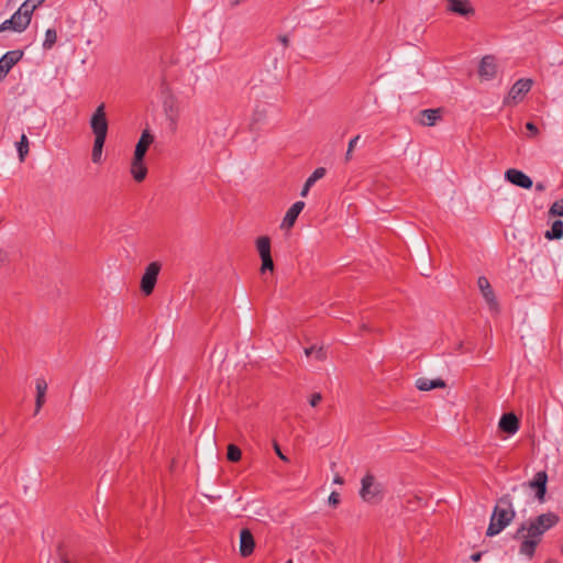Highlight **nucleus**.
<instances>
[{"label":"nucleus","mask_w":563,"mask_h":563,"mask_svg":"<svg viewBox=\"0 0 563 563\" xmlns=\"http://www.w3.org/2000/svg\"><path fill=\"white\" fill-rule=\"evenodd\" d=\"M560 521L555 512L539 515L532 520L522 522L517 529L514 538L521 541L519 552L531 559L536 549L542 540V536Z\"/></svg>","instance_id":"1"},{"label":"nucleus","mask_w":563,"mask_h":563,"mask_svg":"<svg viewBox=\"0 0 563 563\" xmlns=\"http://www.w3.org/2000/svg\"><path fill=\"white\" fill-rule=\"evenodd\" d=\"M515 516L510 495H504L494 507L486 536L494 537L500 533L514 520Z\"/></svg>","instance_id":"2"},{"label":"nucleus","mask_w":563,"mask_h":563,"mask_svg":"<svg viewBox=\"0 0 563 563\" xmlns=\"http://www.w3.org/2000/svg\"><path fill=\"white\" fill-rule=\"evenodd\" d=\"M360 496L364 501L369 504H377L384 497L382 485L375 482V477L371 473H367L362 478Z\"/></svg>","instance_id":"3"},{"label":"nucleus","mask_w":563,"mask_h":563,"mask_svg":"<svg viewBox=\"0 0 563 563\" xmlns=\"http://www.w3.org/2000/svg\"><path fill=\"white\" fill-rule=\"evenodd\" d=\"M547 483H548V474L545 471L538 472L531 481L528 483H522L520 486L514 487L512 492H523L527 493L528 489L534 490L536 498L543 503L547 494Z\"/></svg>","instance_id":"4"},{"label":"nucleus","mask_w":563,"mask_h":563,"mask_svg":"<svg viewBox=\"0 0 563 563\" xmlns=\"http://www.w3.org/2000/svg\"><path fill=\"white\" fill-rule=\"evenodd\" d=\"M89 125L95 137L107 139L109 121L106 112V104L100 103L93 111Z\"/></svg>","instance_id":"5"},{"label":"nucleus","mask_w":563,"mask_h":563,"mask_svg":"<svg viewBox=\"0 0 563 563\" xmlns=\"http://www.w3.org/2000/svg\"><path fill=\"white\" fill-rule=\"evenodd\" d=\"M159 272L161 264L158 262H152L146 266L141 279V290L145 296L153 292Z\"/></svg>","instance_id":"6"},{"label":"nucleus","mask_w":563,"mask_h":563,"mask_svg":"<svg viewBox=\"0 0 563 563\" xmlns=\"http://www.w3.org/2000/svg\"><path fill=\"white\" fill-rule=\"evenodd\" d=\"M256 247L262 260L261 272L264 274L266 271L274 269V262L271 254V239L268 236H260L256 240Z\"/></svg>","instance_id":"7"},{"label":"nucleus","mask_w":563,"mask_h":563,"mask_svg":"<svg viewBox=\"0 0 563 563\" xmlns=\"http://www.w3.org/2000/svg\"><path fill=\"white\" fill-rule=\"evenodd\" d=\"M23 57V51L14 49L7 52L0 58V81L3 80L12 67L18 64Z\"/></svg>","instance_id":"8"},{"label":"nucleus","mask_w":563,"mask_h":563,"mask_svg":"<svg viewBox=\"0 0 563 563\" xmlns=\"http://www.w3.org/2000/svg\"><path fill=\"white\" fill-rule=\"evenodd\" d=\"M505 178L512 185L518 186L523 189H530L533 186L532 179L526 175L523 172L516 169V168H509L505 173Z\"/></svg>","instance_id":"9"},{"label":"nucleus","mask_w":563,"mask_h":563,"mask_svg":"<svg viewBox=\"0 0 563 563\" xmlns=\"http://www.w3.org/2000/svg\"><path fill=\"white\" fill-rule=\"evenodd\" d=\"M443 109H426L418 113L417 122L422 126H433L442 119Z\"/></svg>","instance_id":"10"},{"label":"nucleus","mask_w":563,"mask_h":563,"mask_svg":"<svg viewBox=\"0 0 563 563\" xmlns=\"http://www.w3.org/2000/svg\"><path fill=\"white\" fill-rule=\"evenodd\" d=\"M29 22L23 18V14L18 11L9 19L0 24V33L11 30L14 32H23L27 26Z\"/></svg>","instance_id":"11"},{"label":"nucleus","mask_w":563,"mask_h":563,"mask_svg":"<svg viewBox=\"0 0 563 563\" xmlns=\"http://www.w3.org/2000/svg\"><path fill=\"white\" fill-rule=\"evenodd\" d=\"M448 10L466 19L475 13L468 0H448Z\"/></svg>","instance_id":"12"},{"label":"nucleus","mask_w":563,"mask_h":563,"mask_svg":"<svg viewBox=\"0 0 563 563\" xmlns=\"http://www.w3.org/2000/svg\"><path fill=\"white\" fill-rule=\"evenodd\" d=\"M497 73V65L495 57L492 55H486L482 58L478 67V75L481 78L490 80L495 78Z\"/></svg>","instance_id":"13"},{"label":"nucleus","mask_w":563,"mask_h":563,"mask_svg":"<svg viewBox=\"0 0 563 563\" xmlns=\"http://www.w3.org/2000/svg\"><path fill=\"white\" fill-rule=\"evenodd\" d=\"M255 548V540L250 529L243 528L240 531V554L243 558L250 556Z\"/></svg>","instance_id":"14"},{"label":"nucleus","mask_w":563,"mask_h":563,"mask_svg":"<svg viewBox=\"0 0 563 563\" xmlns=\"http://www.w3.org/2000/svg\"><path fill=\"white\" fill-rule=\"evenodd\" d=\"M532 84L533 81L531 79L522 78L517 80L510 88L508 97L515 102L521 100L522 97L530 91Z\"/></svg>","instance_id":"15"},{"label":"nucleus","mask_w":563,"mask_h":563,"mask_svg":"<svg viewBox=\"0 0 563 563\" xmlns=\"http://www.w3.org/2000/svg\"><path fill=\"white\" fill-rule=\"evenodd\" d=\"M498 426L503 432L515 434L519 429L520 422L514 412H507L501 416Z\"/></svg>","instance_id":"16"},{"label":"nucleus","mask_w":563,"mask_h":563,"mask_svg":"<svg viewBox=\"0 0 563 563\" xmlns=\"http://www.w3.org/2000/svg\"><path fill=\"white\" fill-rule=\"evenodd\" d=\"M145 157H137L133 155L131 162V175L136 183H141L146 178L147 167L144 163Z\"/></svg>","instance_id":"17"},{"label":"nucleus","mask_w":563,"mask_h":563,"mask_svg":"<svg viewBox=\"0 0 563 563\" xmlns=\"http://www.w3.org/2000/svg\"><path fill=\"white\" fill-rule=\"evenodd\" d=\"M154 142V135L148 130H144L135 145L134 156L145 157L148 147Z\"/></svg>","instance_id":"18"},{"label":"nucleus","mask_w":563,"mask_h":563,"mask_svg":"<svg viewBox=\"0 0 563 563\" xmlns=\"http://www.w3.org/2000/svg\"><path fill=\"white\" fill-rule=\"evenodd\" d=\"M477 285L485 300L489 303L490 307L495 308L497 306V301L489 280L485 276H481L477 279Z\"/></svg>","instance_id":"19"},{"label":"nucleus","mask_w":563,"mask_h":563,"mask_svg":"<svg viewBox=\"0 0 563 563\" xmlns=\"http://www.w3.org/2000/svg\"><path fill=\"white\" fill-rule=\"evenodd\" d=\"M305 208V202L303 201H297L295 202L286 212L284 219H283V227L285 228H291L294 227L298 216L300 214V212L302 211V209Z\"/></svg>","instance_id":"20"},{"label":"nucleus","mask_w":563,"mask_h":563,"mask_svg":"<svg viewBox=\"0 0 563 563\" xmlns=\"http://www.w3.org/2000/svg\"><path fill=\"white\" fill-rule=\"evenodd\" d=\"M445 386V382L441 378L429 379L426 377H420L416 380V387L422 391H428L435 388H444Z\"/></svg>","instance_id":"21"},{"label":"nucleus","mask_w":563,"mask_h":563,"mask_svg":"<svg viewBox=\"0 0 563 563\" xmlns=\"http://www.w3.org/2000/svg\"><path fill=\"white\" fill-rule=\"evenodd\" d=\"M327 170L324 167H318L313 170V173L307 178L302 189H301V192H300V196L302 197H306L310 190V188L314 185V183L319 179H321L322 177H324Z\"/></svg>","instance_id":"22"},{"label":"nucleus","mask_w":563,"mask_h":563,"mask_svg":"<svg viewBox=\"0 0 563 563\" xmlns=\"http://www.w3.org/2000/svg\"><path fill=\"white\" fill-rule=\"evenodd\" d=\"M548 240H559L563 236V221L555 220L552 223L551 230H548L544 234Z\"/></svg>","instance_id":"23"},{"label":"nucleus","mask_w":563,"mask_h":563,"mask_svg":"<svg viewBox=\"0 0 563 563\" xmlns=\"http://www.w3.org/2000/svg\"><path fill=\"white\" fill-rule=\"evenodd\" d=\"M16 151L19 161L23 163L29 154V140L27 136L23 133L19 142H16Z\"/></svg>","instance_id":"24"},{"label":"nucleus","mask_w":563,"mask_h":563,"mask_svg":"<svg viewBox=\"0 0 563 563\" xmlns=\"http://www.w3.org/2000/svg\"><path fill=\"white\" fill-rule=\"evenodd\" d=\"M107 139L95 137L92 145L91 159L93 163H100L102 156V150Z\"/></svg>","instance_id":"25"},{"label":"nucleus","mask_w":563,"mask_h":563,"mask_svg":"<svg viewBox=\"0 0 563 563\" xmlns=\"http://www.w3.org/2000/svg\"><path fill=\"white\" fill-rule=\"evenodd\" d=\"M57 42V32L55 29H48L45 32V38L43 42V48L45 51L51 49Z\"/></svg>","instance_id":"26"},{"label":"nucleus","mask_w":563,"mask_h":563,"mask_svg":"<svg viewBox=\"0 0 563 563\" xmlns=\"http://www.w3.org/2000/svg\"><path fill=\"white\" fill-rule=\"evenodd\" d=\"M305 354L308 357L311 355H314V357L318 361H323L327 357V353H325V350L323 349V346L317 347L316 345H311L309 347H306Z\"/></svg>","instance_id":"27"},{"label":"nucleus","mask_w":563,"mask_h":563,"mask_svg":"<svg viewBox=\"0 0 563 563\" xmlns=\"http://www.w3.org/2000/svg\"><path fill=\"white\" fill-rule=\"evenodd\" d=\"M241 456H242V452L238 445L232 444V443L228 445L227 459L230 462H233V463L239 462L241 460Z\"/></svg>","instance_id":"28"},{"label":"nucleus","mask_w":563,"mask_h":563,"mask_svg":"<svg viewBox=\"0 0 563 563\" xmlns=\"http://www.w3.org/2000/svg\"><path fill=\"white\" fill-rule=\"evenodd\" d=\"M34 10L35 9L32 8V4H30V2L25 0L19 8L18 12L23 14V18L30 23Z\"/></svg>","instance_id":"29"},{"label":"nucleus","mask_w":563,"mask_h":563,"mask_svg":"<svg viewBox=\"0 0 563 563\" xmlns=\"http://www.w3.org/2000/svg\"><path fill=\"white\" fill-rule=\"evenodd\" d=\"M550 216L563 217V198L553 202L549 210Z\"/></svg>","instance_id":"30"},{"label":"nucleus","mask_w":563,"mask_h":563,"mask_svg":"<svg viewBox=\"0 0 563 563\" xmlns=\"http://www.w3.org/2000/svg\"><path fill=\"white\" fill-rule=\"evenodd\" d=\"M360 137V135H356L355 137L350 140L347 151L345 153V162H349L352 158V152L354 151Z\"/></svg>","instance_id":"31"},{"label":"nucleus","mask_w":563,"mask_h":563,"mask_svg":"<svg viewBox=\"0 0 563 563\" xmlns=\"http://www.w3.org/2000/svg\"><path fill=\"white\" fill-rule=\"evenodd\" d=\"M47 383L44 378L36 379V394L46 395Z\"/></svg>","instance_id":"32"},{"label":"nucleus","mask_w":563,"mask_h":563,"mask_svg":"<svg viewBox=\"0 0 563 563\" xmlns=\"http://www.w3.org/2000/svg\"><path fill=\"white\" fill-rule=\"evenodd\" d=\"M44 404H45V395L36 394L35 412H34L35 415H37L40 412V410Z\"/></svg>","instance_id":"33"},{"label":"nucleus","mask_w":563,"mask_h":563,"mask_svg":"<svg viewBox=\"0 0 563 563\" xmlns=\"http://www.w3.org/2000/svg\"><path fill=\"white\" fill-rule=\"evenodd\" d=\"M340 504V494L336 492H332L329 496V505L332 507H336Z\"/></svg>","instance_id":"34"},{"label":"nucleus","mask_w":563,"mask_h":563,"mask_svg":"<svg viewBox=\"0 0 563 563\" xmlns=\"http://www.w3.org/2000/svg\"><path fill=\"white\" fill-rule=\"evenodd\" d=\"M321 400H322V395L320 393H313L309 399V404L312 407H316L320 404Z\"/></svg>","instance_id":"35"},{"label":"nucleus","mask_w":563,"mask_h":563,"mask_svg":"<svg viewBox=\"0 0 563 563\" xmlns=\"http://www.w3.org/2000/svg\"><path fill=\"white\" fill-rule=\"evenodd\" d=\"M8 263H9V253L5 250L0 249V267L4 266Z\"/></svg>","instance_id":"36"},{"label":"nucleus","mask_w":563,"mask_h":563,"mask_svg":"<svg viewBox=\"0 0 563 563\" xmlns=\"http://www.w3.org/2000/svg\"><path fill=\"white\" fill-rule=\"evenodd\" d=\"M526 129L530 131L532 135H537L539 133L538 126L533 122H527Z\"/></svg>","instance_id":"37"},{"label":"nucleus","mask_w":563,"mask_h":563,"mask_svg":"<svg viewBox=\"0 0 563 563\" xmlns=\"http://www.w3.org/2000/svg\"><path fill=\"white\" fill-rule=\"evenodd\" d=\"M274 450H275L276 454L278 455V457H279L280 460H283V461H288V457H287L286 455H284V454H283V452H282V450H280V448H279L278 443H276V442L274 443Z\"/></svg>","instance_id":"38"},{"label":"nucleus","mask_w":563,"mask_h":563,"mask_svg":"<svg viewBox=\"0 0 563 563\" xmlns=\"http://www.w3.org/2000/svg\"><path fill=\"white\" fill-rule=\"evenodd\" d=\"M58 555L62 563H71L67 555L63 552L62 547L58 548Z\"/></svg>","instance_id":"39"},{"label":"nucleus","mask_w":563,"mask_h":563,"mask_svg":"<svg viewBox=\"0 0 563 563\" xmlns=\"http://www.w3.org/2000/svg\"><path fill=\"white\" fill-rule=\"evenodd\" d=\"M278 41L287 47L289 45V37L287 35H279Z\"/></svg>","instance_id":"40"},{"label":"nucleus","mask_w":563,"mask_h":563,"mask_svg":"<svg viewBox=\"0 0 563 563\" xmlns=\"http://www.w3.org/2000/svg\"><path fill=\"white\" fill-rule=\"evenodd\" d=\"M30 2V4H32V8L36 9L37 7H40L42 3L45 2V0H27Z\"/></svg>","instance_id":"41"},{"label":"nucleus","mask_w":563,"mask_h":563,"mask_svg":"<svg viewBox=\"0 0 563 563\" xmlns=\"http://www.w3.org/2000/svg\"><path fill=\"white\" fill-rule=\"evenodd\" d=\"M481 558H482V553L481 552L474 553L471 556L472 561H474V562H478L481 560Z\"/></svg>","instance_id":"42"},{"label":"nucleus","mask_w":563,"mask_h":563,"mask_svg":"<svg viewBox=\"0 0 563 563\" xmlns=\"http://www.w3.org/2000/svg\"><path fill=\"white\" fill-rule=\"evenodd\" d=\"M544 189H545L544 184H542V183H537V185H536V190H537V191H543Z\"/></svg>","instance_id":"43"},{"label":"nucleus","mask_w":563,"mask_h":563,"mask_svg":"<svg viewBox=\"0 0 563 563\" xmlns=\"http://www.w3.org/2000/svg\"><path fill=\"white\" fill-rule=\"evenodd\" d=\"M334 483H335V484H343V478H342L341 476L336 475V476L334 477Z\"/></svg>","instance_id":"44"},{"label":"nucleus","mask_w":563,"mask_h":563,"mask_svg":"<svg viewBox=\"0 0 563 563\" xmlns=\"http://www.w3.org/2000/svg\"><path fill=\"white\" fill-rule=\"evenodd\" d=\"M233 2H234L235 4H238V3L240 2V0H233Z\"/></svg>","instance_id":"45"},{"label":"nucleus","mask_w":563,"mask_h":563,"mask_svg":"<svg viewBox=\"0 0 563 563\" xmlns=\"http://www.w3.org/2000/svg\"><path fill=\"white\" fill-rule=\"evenodd\" d=\"M286 563H292V561H291V560H289V561H288V562H286Z\"/></svg>","instance_id":"46"},{"label":"nucleus","mask_w":563,"mask_h":563,"mask_svg":"<svg viewBox=\"0 0 563 563\" xmlns=\"http://www.w3.org/2000/svg\"><path fill=\"white\" fill-rule=\"evenodd\" d=\"M547 563H554V562H552V561H548Z\"/></svg>","instance_id":"47"}]
</instances>
